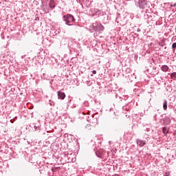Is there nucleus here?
<instances>
[{
    "instance_id": "obj_1",
    "label": "nucleus",
    "mask_w": 176,
    "mask_h": 176,
    "mask_svg": "<svg viewBox=\"0 0 176 176\" xmlns=\"http://www.w3.org/2000/svg\"><path fill=\"white\" fill-rule=\"evenodd\" d=\"M64 21L67 25H72L71 23H75V18L73 15L67 14V15L63 16Z\"/></svg>"
},
{
    "instance_id": "obj_2",
    "label": "nucleus",
    "mask_w": 176,
    "mask_h": 176,
    "mask_svg": "<svg viewBox=\"0 0 176 176\" xmlns=\"http://www.w3.org/2000/svg\"><path fill=\"white\" fill-rule=\"evenodd\" d=\"M93 28L96 32H100V31H104V27L101 23H93Z\"/></svg>"
},
{
    "instance_id": "obj_3",
    "label": "nucleus",
    "mask_w": 176,
    "mask_h": 176,
    "mask_svg": "<svg viewBox=\"0 0 176 176\" xmlns=\"http://www.w3.org/2000/svg\"><path fill=\"white\" fill-rule=\"evenodd\" d=\"M146 6V1L145 0L138 1V6L140 9H145Z\"/></svg>"
},
{
    "instance_id": "obj_4",
    "label": "nucleus",
    "mask_w": 176,
    "mask_h": 176,
    "mask_svg": "<svg viewBox=\"0 0 176 176\" xmlns=\"http://www.w3.org/2000/svg\"><path fill=\"white\" fill-rule=\"evenodd\" d=\"M58 98L60 100H64L65 98V93L58 91Z\"/></svg>"
},
{
    "instance_id": "obj_5",
    "label": "nucleus",
    "mask_w": 176,
    "mask_h": 176,
    "mask_svg": "<svg viewBox=\"0 0 176 176\" xmlns=\"http://www.w3.org/2000/svg\"><path fill=\"white\" fill-rule=\"evenodd\" d=\"M161 69L163 71V72H168V69H170V68L168 66L164 65L161 67Z\"/></svg>"
},
{
    "instance_id": "obj_6",
    "label": "nucleus",
    "mask_w": 176,
    "mask_h": 176,
    "mask_svg": "<svg viewBox=\"0 0 176 176\" xmlns=\"http://www.w3.org/2000/svg\"><path fill=\"white\" fill-rule=\"evenodd\" d=\"M137 144L139 145V146H144L146 143L144 142V140H137Z\"/></svg>"
},
{
    "instance_id": "obj_7",
    "label": "nucleus",
    "mask_w": 176,
    "mask_h": 176,
    "mask_svg": "<svg viewBox=\"0 0 176 176\" xmlns=\"http://www.w3.org/2000/svg\"><path fill=\"white\" fill-rule=\"evenodd\" d=\"M50 8H51V9H54V8H56V6L54 5V1L53 0H51L50 1Z\"/></svg>"
},
{
    "instance_id": "obj_8",
    "label": "nucleus",
    "mask_w": 176,
    "mask_h": 176,
    "mask_svg": "<svg viewBox=\"0 0 176 176\" xmlns=\"http://www.w3.org/2000/svg\"><path fill=\"white\" fill-rule=\"evenodd\" d=\"M91 11L94 12L95 14H100V10L98 8H93Z\"/></svg>"
},
{
    "instance_id": "obj_9",
    "label": "nucleus",
    "mask_w": 176,
    "mask_h": 176,
    "mask_svg": "<svg viewBox=\"0 0 176 176\" xmlns=\"http://www.w3.org/2000/svg\"><path fill=\"white\" fill-rule=\"evenodd\" d=\"M163 109L164 111H166L167 109V100L164 101Z\"/></svg>"
},
{
    "instance_id": "obj_10",
    "label": "nucleus",
    "mask_w": 176,
    "mask_h": 176,
    "mask_svg": "<svg viewBox=\"0 0 176 176\" xmlns=\"http://www.w3.org/2000/svg\"><path fill=\"white\" fill-rule=\"evenodd\" d=\"M170 78H172V79H175L176 78V72H173V73H172V74H170Z\"/></svg>"
},
{
    "instance_id": "obj_11",
    "label": "nucleus",
    "mask_w": 176,
    "mask_h": 176,
    "mask_svg": "<svg viewBox=\"0 0 176 176\" xmlns=\"http://www.w3.org/2000/svg\"><path fill=\"white\" fill-rule=\"evenodd\" d=\"M162 132L164 133V134H167V133H168V131H167V128H166L165 126L162 128Z\"/></svg>"
},
{
    "instance_id": "obj_12",
    "label": "nucleus",
    "mask_w": 176,
    "mask_h": 176,
    "mask_svg": "<svg viewBox=\"0 0 176 176\" xmlns=\"http://www.w3.org/2000/svg\"><path fill=\"white\" fill-rule=\"evenodd\" d=\"M91 126V125L90 124H87L86 126H85V129H88V130H90V127Z\"/></svg>"
},
{
    "instance_id": "obj_13",
    "label": "nucleus",
    "mask_w": 176,
    "mask_h": 176,
    "mask_svg": "<svg viewBox=\"0 0 176 176\" xmlns=\"http://www.w3.org/2000/svg\"><path fill=\"white\" fill-rule=\"evenodd\" d=\"M175 47H176V43H173L172 45V48L175 49Z\"/></svg>"
},
{
    "instance_id": "obj_14",
    "label": "nucleus",
    "mask_w": 176,
    "mask_h": 176,
    "mask_svg": "<svg viewBox=\"0 0 176 176\" xmlns=\"http://www.w3.org/2000/svg\"><path fill=\"white\" fill-rule=\"evenodd\" d=\"M170 8H176V3L175 4H171Z\"/></svg>"
},
{
    "instance_id": "obj_15",
    "label": "nucleus",
    "mask_w": 176,
    "mask_h": 176,
    "mask_svg": "<svg viewBox=\"0 0 176 176\" xmlns=\"http://www.w3.org/2000/svg\"><path fill=\"white\" fill-rule=\"evenodd\" d=\"M92 74H93L94 75H96V74H97V71L94 70V71L92 72Z\"/></svg>"
},
{
    "instance_id": "obj_16",
    "label": "nucleus",
    "mask_w": 176,
    "mask_h": 176,
    "mask_svg": "<svg viewBox=\"0 0 176 176\" xmlns=\"http://www.w3.org/2000/svg\"><path fill=\"white\" fill-rule=\"evenodd\" d=\"M164 176H170V173H166Z\"/></svg>"
},
{
    "instance_id": "obj_17",
    "label": "nucleus",
    "mask_w": 176,
    "mask_h": 176,
    "mask_svg": "<svg viewBox=\"0 0 176 176\" xmlns=\"http://www.w3.org/2000/svg\"><path fill=\"white\" fill-rule=\"evenodd\" d=\"M34 129L36 130V126H34Z\"/></svg>"
}]
</instances>
